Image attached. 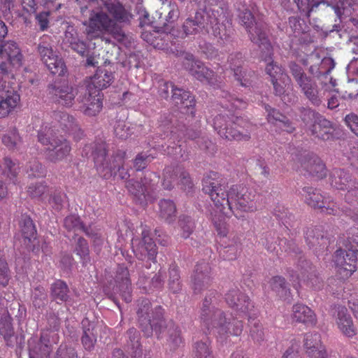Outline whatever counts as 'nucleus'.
Listing matches in <instances>:
<instances>
[{"mask_svg":"<svg viewBox=\"0 0 358 358\" xmlns=\"http://www.w3.org/2000/svg\"><path fill=\"white\" fill-rule=\"evenodd\" d=\"M203 190L210 195L213 202L212 220L220 238H226L228 233L226 220L231 214L238 219H243V213L257 209L255 194L251 191L244 187L232 186L227 192L215 172L210 173L203 178Z\"/></svg>","mask_w":358,"mask_h":358,"instance_id":"1","label":"nucleus"},{"mask_svg":"<svg viewBox=\"0 0 358 358\" xmlns=\"http://www.w3.org/2000/svg\"><path fill=\"white\" fill-rule=\"evenodd\" d=\"M226 301L233 309L236 318L226 317L224 313L210 307L211 299H204L201 310V321L207 329L217 334L218 338L223 341L229 336H239L243 331L241 319L248 317L251 320L256 314L254 306L248 296L238 289H234L226 294Z\"/></svg>","mask_w":358,"mask_h":358,"instance_id":"2","label":"nucleus"},{"mask_svg":"<svg viewBox=\"0 0 358 358\" xmlns=\"http://www.w3.org/2000/svg\"><path fill=\"white\" fill-rule=\"evenodd\" d=\"M334 66L333 59L324 57L319 65L314 64L310 67L309 71L314 78L308 77L302 67L295 63L290 64V71L306 98L312 104L320 106L327 92L336 91V80L330 76Z\"/></svg>","mask_w":358,"mask_h":358,"instance_id":"3","label":"nucleus"},{"mask_svg":"<svg viewBox=\"0 0 358 358\" xmlns=\"http://www.w3.org/2000/svg\"><path fill=\"white\" fill-rule=\"evenodd\" d=\"M183 31L185 36L211 34L222 45L229 41L233 32L231 17L222 4L210 5L203 10L197 11L194 20L187 19L183 24Z\"/></svg>","mask_w":358,"mask_h":358,"instance_id":"4","label":"nucleus"},{"mask_svg":"<svg viewBox=\"0 0 358 358\" xmlns=\"http://www.w3.org/2000/svg\"><path fill=\"white\" fill-rule=\"evenodd\" d=\"M340 248L334 255V262L337 273L342 279L350 278L357 268L358 260V230H352L348 237L340 238Z\"/></svg>","mask_w":358,"mask_h":358,"instance_id":"5","label":"nucleus"},{"mask_svg":"<svg viewBox=\"0 0 358 358\" xmlns=\"http://www.w3.org/2000/svg\"><path fill=\"white\" fill-rule=\"evenodd\" d=\"M238 17L240 23L248 32L250 40L260 46L262 45L268 53H270L271 43L267 38L265 27L262 22L256 21L254 8H249L245 4H241L238 8Z\"/></svg>","mask_w":358,"mask_h":358,"instance_id":"6","label":"nucleus"},{"mask_svg":"<svg viewBox=\"0 0 358 358\" xmlns=\"http://www.w3.org/2000/svg\"><path fill=\"white\" fill-rule=\"evenodd\" d=\"M38 141L48 145L47 159L52 162L64 160L71 150L69 142L63 136H56L55 131L47 126L42 127L38 135Z\"/></svg>","mask_w":358,"mask_h":358,"instance_id":"7","label":"nucleus"},{"mask_svg":"<svg viewBox=\"0 0 358 358\" xmlns=\"http://www.w3.org/2000/svg\"><path fill=\"white\" fill-rule=\"evenodd\" d=\"M296 3L299 10L302 13H306L308 17L310 13L315 10L320 4H326L327 6H331L336 14L339 18L344 17H350V20L355 25H358V17L352 15V12L358 10V0H339L334 5L324 0H294Z\"/></svg>","mask_w":358,"mask_h":358,"instance_id":"8","label":"nucleus"},{"mask_svg":"<svg viewBox=\"0 0 358 358\" xmlns=\"http://www.w3.org/2000/svg\"><path fill=\"white\" fill-rule=\"evenodd\" d=\"M87 33L91 37H99L108 33L113 36L118 41H123L125 34L122 29L102 10H92L86 28Z\"/></svg>","mask_w":358,"mask_h":358,"instance_id":"9","label":"nucleus"},{"mask_svg":"<svg viewBox=\"0 0 358 358\" xmlns=\"http://www.w3.org/2000/svg\"><path fill=\"white\" fill-rule=\"evenodd\" d=\"M52 39L48 35H43L38 46V52L43 63L51 73L64 76L66 72L65 64L57 53L52 50Z\"/></svg>","mask_w":358,"mask_h":358,"instance_id":"10","label":"nucleus"},{"mask_svg":"<svg viewBox=\"0 0 358 358\" xmlns=\"http://www.w3.org/2000/svg\"><path fill=\"white\" fill-rule=\"evenodd\" d=\"M150 302L148 299H143L139 305L137 312L140 326L146 336H150L152 331L157 334L160 332L164 321L163 310L160 306H156L155 310L150 313Z\"/></svg>","mask_w":358,"mask_h":358,"instance_id":"11","label":"nucleus"},{"mask_svg":"<svg viewBox=\"0 0 358 358\" xmlns=\"http://www.w3.org/2000/svg\"><path fill=\"white\" fill-rule=\"evenodd\" d=\"M261 50L263 59L267 62L266 72L271 77L275 94L279 96L284 95L285 87L291 84V79L285 73L284 70L276 62L271 59L272 47L271 46L270 53H268L266 48L262 45L259 46Z\"/></svg>","mask_w":358,"mask_h":358,"instance_id":"12","label":"nucleus"},{"mask_svg":"<svg viewBox=\"0 0 358 358\" xmlns=\"http://www.w3.org/2000/svg\"><path fill=\"white\" fill-rule=\"evenodd\" d=\"M159 181L158 176L152 172L146 173L142 181V184L134 180H129L127 182L126 187L128 191L136 198L137 201L143 206L148 202L153 201L154 197L151 193L155 189V184Z\"/></svg>","mask_w":358,"mask_h":358,"instance_id":"13","label":"nucleus"},{"mask_svg":"<svg viewBox=\"0 0 358 358\" xmlns=\"http://www.w3.org/2000/svg\"><path fill=\"white\" fill-rule=\"evenodd\" d=\"M302 120L306 124L308 123V120H313V124L309 128L311 134L315 137L328 141L334 138L336 127L330 121L320 116L314 110L310 109H303L302 111Z\"/></svg>","mask_w":358,"mask_h":358,"instance_id":"14","label":"nucleus"},{"mask_svg":"<svg viewBox=\"0 0 358 358\" xmlns=\"http://www.w3.org/2000/svg\"><path fill=\"white\" fill-rule=\"evenodd\" d=\"M0 59L2 60L0 64L1 75L10 71L12 66H20L22 55L17 43L13 40H8L0 44Z\"/></svg>","mask_w":358,"mask_h":358,"instance_id":"15","label":"nucleus"},{"mask_svg":"<svg viewBox=\"0 0 358 358\" xmlns=\"http://www.w3.org/2000/svg\"><path fill=\"white\" fill-rule=\"evenodd\" d=\"M75 1L81 6L82 11L88 7L104 6L113 18L119 22H128L131 17L130 13L117 0H75Z\"/></svg>","mask_w":358,"mask_h":358,"instance_id":"16","label":"nucleus"},{"mask_svg":"<svg viewBox=\"0 0 358 358\" xmlns=\"http://www.w3.org/2000/svg\"><path fill=\"white\" fill-rule=\"evenodd\" d=\"M52 342L58 341V335L53 331H43L40 339L32 337L28 341L29 358H48L52 351Z\"/></svg>","mask_w":358,"mask_h":358,"instance_id":"17","label":"nucleus"},{"mask_svg":"<svg viewBox=\"0 0 358 358\" xmlns=\"http://www.w3.org/2000/svg\"><path fill=\"white\" fill-rule=\"evenodd\" d=\"M94 159L95 165L98 171H101V169H106L107 173L103 175L104 177H107L108 175H112L113 173L116 174L119 172V176L122 179H127L129 174L127 172H124V164H123V154L117 155L114 157L112 162L110 163L103 164V161L105 160L106 150L104 145H101L100 151L93 152Z\"/></svg>","mask_w":358,"mask_h":358,"instance_id":"18","label":"nucleus"},{"mask_svg":"<svg viewBox=\"0 0 358 358\" xmlns=\"http://www.w3.org/2000/svg\"><path fill=\"white\" fill-rule=\"evenodd\" d=\"M132 250L136 256L142 260L145 258L153 261L157 255V246L150 236V231L143 229L142 231V241L134 238L131 241Z\"/></svg>","mask_w":358,"mask_h":358,"instance_id":"19","label":"nucleus"},{"mask_svg":"<svg viewBox=\"0 0 358 358\" xmlns=\"http://www.w3.org/2000/svg\"><path fill=\"white\" fill-rule=\"evenodd\" d=\"M301 194L309 206L315 208H320L323 212L326 211L329 214L337 213L338 210L335 208V205L331 203L328 199L324 198L321 194L320 190L306 187L303 189Z\"/></svg>","mask_w":358,"mask_h":358,"instance_id":"20","label":"nucleus"},{"mask_svg":"<svg viewBox=\"0 0 358 358\" xmlns=\"http://www.w3.org/2000/svg\"><path fill=\"white\" fill-rule=\"evenodd\" d=\"M20 95L15 92L6 90V80L0 73V118L8 116L19 104Z\"/></svg>","mask_w":358,"mask_h":358,"instance_id":"21","label":"nucleus"},{"mask_svg":"<svg viewBox=\"0 0 358 358\" xmlns=\"http://www.w3.org/2000/svg\"><path fill=\"white\" fill-rule=\"evenodd\" d=\"M184 65L185 69H187L194 77L202 82L206 81L210 85L215 86L218 81L217 78L214 77V73L204 66L201 62L195 60L192 55H189L187 57Z\"/></svg>","mask_w":358,"mask_h":358,"instance_id":"22","label":"nucleus"},{"mask_svg":"<svg viewBox=\"0 0 358 358\" xmlns=\"http://www.w3.org/2000/svg\"><path fill=\"white\" fill-rule=\"evenodd\" d=\"M234 124L230 125L229 127L226 118L222 115L216 116L213 120V127L217 131V133L222 138L237 141H246L250 138V135L248 132H241L236 127H234Z\"/></svg>","mask_w":358,"mask_h":358,"instance_id":"23","label":"nucleus"},{"mask_svg":"<svg viewBox=\"0 0 358 358\" xmlns=\"http://www.w3.org/2000/svg\"><path fill=\"white\" fill-rule=\"evenodd\" d=\"M101 93L97 91H91V86L87 87L84 97L80 100L83 103L82 110L88 116H94L98 114L102 108Z\"/></svg>","mask_w":358,"mask_h":358,"instance_id":"24","label":"nucleus"},{"mask_svg":"<svg viewBox=\"0 0 358 358\" xmlns=\"http://www.w3.org/2000/svg\"><path fill=\"white\" fill-rule=\"evenodd\" d=\"M50 93L55 96L59 104L71 106L77 94V90L65 82L55 83L50 89Z\"/></svg>","mask_w":358,"mask_h":358,"instance_id":"25","label":"nucleus"},{"mask_svg":"<svg viewBox=\"0 0 358 358\" xmlns=\"http://www.w3.org/2000/svg\"><path fill=\"white\" fill-rule=\"evenodd\" d=\"M228 62L229 68L234 72L235 78L240 82L242 86H248L251 82L252 72H247L242 70V64L243 63V55L240 52L231 54L229 57Z\"/></svg>","mask_w":358,"mask_h":358,"instance_id":"26","label":"nucleus"},{"mask_svg":"<svg viewBox=\"0 0 358 358\" xmlns=\"http://www.w3.org/2000/svg\"><path fill=\"white\" fill-rule=\"evenodd\" d=\"M300 274L301 279L298 273H295L293 271L289 273L290 280L292 281L293 286L296 290L303 285L315 289L320 288L321 280L311 267H309L308 270L301 271Z\"/></svg>","mask_w":358,"mask_h":358,"instance_id":"27","label":"nucleus"},{"mask_svg":"<svg viewBox=\"0 0 358 358\" xmlns=\"http://www.w3.org/2000/svg\"><path fill=\"white\" fill-rule=\"evenodd\" d=\"M305 238L308 246L316 253L324 250L329 244V241L324 236L320 227L308 228L306 231Z\"/></svg>","mask_w":358,"mask_h":358,"instance_id":"28","label":"nucleus"},{"mask_svg":"<svg viewBox=\"0 0 358 358\" xmlns=\"http://www.w3.org/2000/svg\"><path fill=\"white\" fill-rule=\"evenodd\" d=\"M334 315L338 329L344 335L348 337H352L356 334V329L352 317L348 314L345 307H337Z\"/></svg>","mask_w":358,"mask_h":358,"instance_id":"29","label":"nucleus"},{"mask_svg":"<svg viewBox=\"0 0 358 358\" xmlns=\"http://www.w3.org/2000/svg\"><path fill=\"white\" fill-rule=\"evenodd\" d=\"M210 268L208 264L201 262L196 266L194 274L192 276V287L194 292H200L208 287L210 282Z\"/></svg>","mask_w":358,"mask_h":358,"instance_id":"30","label":"nucleus"},{"mask_svg":"<svg viewBox=\"0 0 358 358\" xmlns=\"http://www.w3.org/2000/svg\"><path fill=\"white\" fill-rule=\"evenodd\" d=\"M304 347L311 358H325L326 351L321 343L320 335L317 333H307L305 335Z\"/></svg>","mask_w":358,"mask_h":358,"instance_id":"31","label":"nucleus"},{"mask_svg":"<svg viewBox=\"0 0 358 358\" xmlns=\"http://www.w3.org/2000/svg\"><path fill=\"white\" fill-rule=\"evenodd\" d=\"M63 43L82 56L87 50L86 44L78 38L76 29L73 26H68L63 39Z\"/></svg>","mask_w":358,"mask_h":358,"instance_id":"32","label":"nucleus"},{"mask_svg":"<svg viewBox=\"0 0 358 358\" xmlns=\"http://www.w3.org/2000/svg\"><path fill=\"white\" fill-rule=\"evenodd\" d=\"M264 108L267 113L268 122L277 125L287 133H292L294 131L295 127L283 115L268 105H265Z\"/></svg>","mask_w":358,"mask_h":358,"instance_id":"33","label":"nucleus"},{"mask_svg":"<svg viewBox=\"0 0 358 358\" xmlns=\"http://www.w3.org/2000/svg\"><path fill=\"white\" fill-rule=\"evenodd\" d=\"M115 282L120 291H122V297L127 303L131 301L130 294V280L129 278V271L126 267L119 266L115 275Z\"/></svg>","mask_w":358,"mask_h":358,"instance_id":"34","label":"nucleus"},{"mask_svg":"<svg viewBox=\"0 0 358 358\" xmlns=\"http://www.w3.org/2000/svg\"><path fill=\"white\" fill-rule=\"evenodd\" d=\"M113 79V76L111 72L106 70H98L94 76L91 78L90 83L87 87L91 86V91H100L104 88L108 87Z\"/></svg>","mask_w":358,"mask_h":358,"instance_id":"35","label":"nucleus"},{"mask_svg":"<svg viewBox=\"0 0 358 358\" xmlns=\"http://www.w3.org/2000/svg\"><path fill=\"white\" fill-rule=\"evenodd\" d=\"M292 319L296 322L307 324H314L316 321L315 313L303 304H296L293 306Z\"/></svg>","mask_w":358,"mask_h":358,"instance_id":"36","label":"nucleus"},{"mask_svg":"<svg viewBox=\"0 0 358 358\" xmlns=\"http://www.w3.org/2000/svg\"><path fill=\"white\" fill-rule=\"evenodd\" d=\"M172 99L176 105H181L184 108H190L194 106V97L190 93L180 88L173 87Z\"/></svg>","mask_w":358,"mask_h":358,"instance_id":"37","label":"nucleus"},{"mask_svg":"<svg viewBox=\"0 0 358 358\" xmlns=\"http://www.w3.org/2000/svg\"><path fill=\"white\" fill-rule=\"evenodd\" d=\"M159 215L168 223L174 221L176 215V206L173 201L169 199L161 200L159 203Z\"/></svg>","mask_w":358,"mask_h":358,"instance_id":"38","label":"nucleus"},{"mask_svg":"<svg viewBox=\"0 0 358 358\" xmlns=\"http://www.w3.org/2000/svg\"><path fill=\"white\" fill-rule=\"evenodd\" d=\"M352 184L350 175L343 170H335L331 176V185L338 189H345Z\"/></svg>","mask_w":358,"mask_h":358,"instance_id":"39","label":"nucleus"},{"mask_svg":"<svg viewBox=\"0 0 358 358\" xmlns=\"http://www.w3.org/2000/svg\"><path fill=\"white\" fill-rule=\"evenodd\" d=\"M269 287L275 291L277 294L285 301H289L290 292L287 288L285 279L280 276L272 278L269 282Z\"/></svg>","mask_w":358,"mask_h":358,"instance_id":"40","label":"nucleus"},{"mask_svg":"<svg viewBox=\"0 0 358 358\" xmlns=\"http://www.w3.org/2000/svg\"><path fill=\"white\" fill-rule=\"evenodd\" d=\"M303 166L310 174L318 178H322L326 175L325 166L317 157H311Z\"/></svg>","mask_w":358,"mask_h":358,"instance_id":"41","label":"nucleus"},{"mask_svg":"<svg viewBox=\"0 0 358 358\" xmlns=\"http://www.w3.org/2000/svg\"><path fill=\"white\" fill-rule=\"evenodd\" d=\"M222 241V245L224 244V249L222 252H221L223 257L228 260L236 259L237 254L240 250V241L238 238L234 236L229 240L230 243H227L224 240Z\"/></svg>","mask_w":358,"mask_h":358,"instance_id":"42","label":"nucleus"},{"mask_svg":"<svg viewBox=\"0 0 358 358\" xmlns=\"http://www.w3.org/2000/svg\"><path fill=\"white\" fill-rule=\"evenodd\" d=\"M64 227L70 231H73L76 236L78 235V232H85L89 235V232L87 229L81 223L80 218L76 215H70L65 218L64 222Z\"/></svg>","mask_w":358,"mask_h":358,"instance_id":"43","label":"nucleus"},{"mask_svg":"<svg viewBox=\"0 0 358 358\" xmlns=\"http://www.w3.org/2000/svg\"><path fill=\"white\" fill-rule=\"evenodd\" d=\"M11 320L12 318L8 313H3L0 319V334L7 342L13 335Z\"/></svg>","mask_w":358,"mask_h":358,"instance_id":"44","label":"nucleus"},{"mask_svg":"<svg viewBox=\"0 0 358 358\" xmlns=\"http://www.w3.org/2000/svg\"><path fill=\"white\" fill-rule=\"evenodd\" d=\"M52 295L56 300L65 301L67 299L68 287L61 280L56 281L51 287Z\"/></svg>","mask_w":358,"mask_h":358,"instance_id":"45","label":"nucleus"},{"mask_svg":"<svg viewBox=\"0 0 358 358\" xmlns=\"http://www.w3.org/2000/svg\"><path fill=\"white\" fill-rule=\"evenodd\" d=\"M17 171L16 164L8 157L4 158L3 162L0 164V173L7 176L13 182H15L13 179L17 173Z\"/></svg>","mask_w":358,"mask_h":358,"instance_id":"46","label":"nucleus"},{"mask_svg":"<svg viewBox=\"0 0 358 358\" xmlns=\"http://www.w3.org/2000/svg\"><path fill=\"white\" fill-rule=\"evenodd\" d=\"M20 227L22 236L25 239L30 241L34 238L36 231L30 217H24L20 223Z\"/></svg>","mask_w":358,"mask_h":358,"instance_id":"47","label":"nucleus"},{"mask_svg":"<svg viewBox=\"0 0 358 358\" xmlns=\"http://www.w3.org/2000/svg\"><path fill=\"white\" fill-rule=\"evenodd\" d=\"M2 141L6 146L13 149L18 147L21 143V138L17 131L15 129H12L3 136Z\"/></svg>","mask_w":358,"mask_h":358,"instance_id":"48","label":"nucleus"},{"mask_svg":"<svg viewBox=\"0 0 358 358\" xmlns=\"http://www.w3.org/2000/svg\"><path fill=\"white\" fill-rule=\"evenodd\" d=\"M48 191L47 186L43 182H36L29 186L28 194L30 196L35 199L43 200V196Z\"/></svg>","mask_w":358,"mask_h":358,"instance_id":"49","label":"nucleus"},{"mask_svg":"<svg viewBox=\"0 0 358 358\" xmlns=\"http://www.w3.org/2000/svg\"><path fill=\"white\" fill-rule=\"evenodd\" d=\"M179 226L180 228L181 236L184 238H188L192 234L194 227V224L192 219L188 216H182L180 217Z\"/></svg>","mask_w":358,"mask_h":358,"instance_id":"50","label":"nucleus"},{"mask_svg":"<svg viewBox=\"0 0 358 358\" xmlns=\"http://www.w3.org/2000/svg\"><path fill=\"white\" fill-rule=\"evenodd\" d=\"M289 27L296 36L307 31L308 29L304 22H301L299 19L296 17L289 18Z\"/></svg>","mask_w":358,"mask_h":358,"instance_id":"51","label":"nucleus"},{"mask_svg":"<svg viewBox=\"0 0 358 358\" xmlns=\"http://www.w3.org/2000/svg\"><path fill=\"white\" fill-rule=\"evenodd\" d=\"M27 173L31 177H44L46 174L45 167L42 166L37 160H33L29 162L27 167Z\"/></svg>","mask_w":358,"mask_h":358,"instance_id":"52","label":"nucleus"},{"mask_svg":"<svg viewBox=\"0 0 358 358\" xmlns=\"http://www.w3.org/2000/svg\"><path fill=\"white\" fill-rule=\"evenodd\" d=\"M180 275L178 270L176 267H172L169 271V289L174 293L178 292L180 289Z\"/></svg>","mask_w":358,"mask_h":358,"instance_id":"53","label":"nucleus"},{"mask_svg":"<svg viewBox=\"0 0 358 358\" xmlns=\"http://www.w3.org/2000/svg\"><path fill=\"white\" fill-rule=\"evenodd\" d=\"M210 351L207 342L196 343L194 346L195 358H210Z\"/></svg>","mask_w":358,"mask_h":358,"instance_id":"54","label":"nucleus"},{"mask_svg":"<svg viewBox=\"0 0 358 358\" xmlns=\"http://www.w3.org/2000/svg\"><path fill=\"white\" fill-rule=\"evenodd\" d=\"M46 293L43 287H37L34 289L33 292V304L35 307L40 308L42 306L46 300Z\"/></svg>","mask_w":358,"mask_h":358,"instance_id":"55","label":"nucleus"},{"mask_svg":"<svg viewBox=\"0 0 358 358\" xmlns=\"http://www.w3.org/2000/svg\"><path fill=\"white\" fill-rule=\"evenodd\" d=\"M115 134L117 137L121 139H126L131 135L129 126L124 122H120L115 126Z\"/></svg>","mask_w":358,"mask_h":358,"instance_id":"56","label":"nucleus"},{"mask_svg":"<svg viewBox=\"0 0 358 358\" xmlns=\"http://www.w3.org/2000/svg\"><path fill=\"white\" fill-rule=\"evenodd\" d=\"M10 280L9 270L6 260L0 257V285L6 286Z\"/></svg>","mask_w":358,"mask_h":358,"instance_id":"57","label":"nucleus"},{"mask_svg":"<svg viewBox=\"0 0 358 358\" xmlns=\"http://www.w3.org/2000/svg\"><path fill=\"white\" fill-rule=\"evenodd\" d=\"M75 250L81 259L85 260L89 254L87 241L83 238H78Z\"/></svg>","mask_w":358,"mask_h":358,"instance_id":"58","label":"nucleus"},{"mask_svg":"<svg viewBox=\"0 0 358 358\" xmlns=\"http://www.w3.org/2000/svg\"><path fill=\"white\" fill-rule=\"evenodd\" d=\"M96 338L92 331L90 329L84 330V334L82 337V343L84 348L87 350H91L94 348Z\"/></svg>","mask_w":358,"mask_h":358,"instance_id":"59","label":"nucleus"},{"mask_svg":"<svg viewBox=\"0 0 358 358\" xmlns=\"http://www.w3.org/2000/svg\"><path fill=\"white\" fill-rule=\"evenodd\" d=\"M169 334V341L174 346H178L182 343L180 331L173 323H170Z\"/></svg>","mask_w":358,"mask_h":358,"instance_id":"60","label":"nucleus"},{"mask_svg":"<svg viewBox=\"0 0 358 358\" xmlns=\"http://www.w3.org/2000/svg\"><path fill=\"white\" fill-rule=\"evenodd\" d=\"M345 122L350 129L358 137V116L351 113L345 116Z\"/></svg>","mask_w":358,"mask_h":358,"instance_id":"61","label":"nucleus"},{"mask_svg":"<svg viewBox=\"0 0 358 358\" xmlns=\"http://www.w3.org/2000/svg\"><path fill=\"white\" fill-rule=\"evenodd\" d=\"M151 161L150 156L141 153L138 155L134 160V167L137 171L143 169L147 164Z\"/></svg>","mask_w":358,"mask_h":358,"instance_id":"62","label":"nucleus"},{"mask_svg":"<svg viewBox=\"0 0 358 358\" xmlns=\"http://www.w3.org/2000/svg\"><path fill=\"white\" fill-rule=\"evenodd\" d=\"M49 16L50 12L48 11L41 12L36 16V20L42 31L45 30L48 27Z\"/></svg>","mask_w":358,"mask_h":358,"instance_id":"63","label":"nucleus"},{"mask_svg":"<svg viewBox=\"0 0 358 358\" xmlns=\"http://www.w3.org/2000/svg\"><path fill=\"white\" fill-rule=\"evenodd\" d=\"M60 124L64 126L66 129L70 131L74 129L75 119L73 117L68 114L63 113L61 115Z\"/></svg>","mask_w":358,"mask_h":358,"instance_id":"64","label":"nucleus"}]
</instances>
